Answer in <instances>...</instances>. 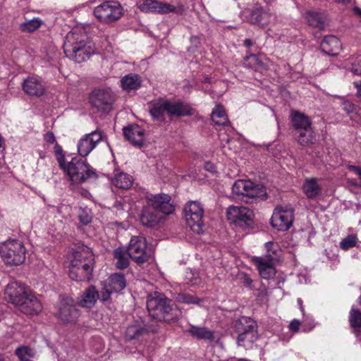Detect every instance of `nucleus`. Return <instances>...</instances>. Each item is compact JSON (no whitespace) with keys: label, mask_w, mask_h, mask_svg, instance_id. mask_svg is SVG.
<instances>
[{"label":"nucleus","mask_w":361,"mask_h":361,"mask_svg":"<svg viewBox=\"0 0 361 361\" xmlns=\"http://www.w3.org/2000/svg\"><path fill=\"white\" fill-rule=\"evenodd\" d=\"M63 49L66 56L77 63L87 60L94 53V44L83 26H76L67 34Z\"/></svg>","instance_id":"1"},{"label":"nucleus","mask_w":361,"mask_h":361,"mask_svg":"<svg viewBox=\"0 0 361 361\" xmlns=\"http://www.w3.org/2000/svg\"><path fill=\"white\" fill-rule=\"evenodd\" d=\"M70 263L69 276L76 281H88L94 267V256L91 250L84 245L71 247L68 255Z\"/></svg>","instance_id":"2"},{"label":"nucleus","mask_w":361,"mask_h":361,"mask_svg":"<svg viewBox=\"0 0 361 361\" xmlns=\"http://www.w3.org/2000/svg\"><path fill=\"white\" fill-rule=\"evenodd\" d=\"M149 112L154 121H162L165 115L170 117L190 116L193 109L187 104L180 102H171L163 97H159L148 103Z\"/></svg>","instance_id":"3"},{"label":"nucleus","mask_w":361,"mask_h":361,"mask_svg":"<svg viewBox=\"0 0 361 361\" xmlns=\"http://www.w3.org/2000/svg\"><path fill=\"white\" fill-rule=\"evenodd\" d=\"M147 307L152 317L159 321H176L181 315L180 310L174 302L161 293L150 294L147 298Z\"/></svg>","instance_id":"4"},{"label":"nucleus","mask_w":361,"mask_h":361,"mask_svg":"<svg viewBox=\"0 0 361 361\" xmlns=\"http://www.w3.org/2000/svg\"><path fill=\"white\" fill-rule=\"evenodd\" d=\"M56 156L59 166L72 181L82 183L89 178L97 177L94 169L86 161L78 157H73L71 161H67L62 152H56Z\"/></svg>","instance_id":"5"},{"label":"nucleus","mask_w":361,"mask_h":361,"mask_svg":"<svg viewBox=\"0 0 361 361\" xmlns=\"http://www.w3.org/2000/svg\"><path fill=\"white\" fill-rule=\"evenodd\" d=\"M290 121L294 130V135L297 141L303 146L314 142L315 137L312 128L310 118L299 111H293Z\"/></svg>","instance_id":"6"},{"label":"nucleus","mask_w":361,"mask_h":361,"mask_svg":"<svg viewBox=\"0 0 361 361\" xmlns=\"http://www.w3.org/2000/svg\"><path fill=\"white\" fill-rule=\"evenodd\" d=\"M26 250L18 240L9 239L0 244V255L8 265L18 266L25 260Z\"/></svg>","instance_id":"7"},{"label":"nucleus","mask_w":361,"mask_h":361,"mask_svg":"<svg viewBox=\"0 0 361 361\" xmlns=\"http://www.w3.org/2000/svg\"><path fill=\"white\" fill-rule=\"evenodd\" d=\"M93 13L100 23L110 24L122 17L123 8L118 1H105L94 8Z\"/></svg>","instance_id":"8"},{"label":"nucleus","mask_w":361,"mask_h":361,"mask_svg":"<svg viewBox=\"0 0 361 361\" xmlns=\"http://www.w3.org/2000/svg\"><path fill=\"white\" fill-rule=\"evenodd\" d=\"M203 214V207L197 201H190L185 206L184 216L186 224L197 233H200L202 230Z\"/></svg>","instance_id":"9"},{"label":"nucleus","mask_w":361,"mask_h":361,"mask_svg":"<svg viewBox=\"0 0 361 361\" xmlns=\"http://www.w3.org/2000/svg\"><path fill=\"white\" fill-rule=\"evenodd\" d=\"M100 290V301L105 302L110 300L114 293H118L126 286V280L122 274H111L106 281L102 283Z\"/></svg>","instance_id":"10"},{"label":"nucleus","mask_w":361,"mask_h":361,"mask_svg":"<svg viewBox=\"0 0 361 361\" xmlns=\"http://www.w3.org/2000/svg\"><path fill=\"white\" fill-rule=\"evenodd\" d=\"M228 220L235 226L243 228L252 226V212L245 207L230 206L226 211Z\"/></svg>","instance_id":"11"},{"label":"nucleus","mask_w":361,"mask_h":361,"mask_svg":"<svg viewBox=\"0 0 361 361\" xmlns=\"http://www.w3.org/2000/svg\"><path fill=\"white\" fill-rule=\"evenodd\" d=\"M127 252L129 257L137 264H143L150 257V250L147 249L145 239L142 236H133Z\"/></svg>","instance_id":"12"},{"label":"nucleus","mask_w":361,"mask_h":361,"mask_svg":"<svg viewBox=\"0 0 361 361\" xmlns=\"http://www.w3.org/2000/svg\"><path fill=\"white\" fill-rule=\"evenodd\" d=\"M232 192L237 196L248 197H263L266 195L264 186L256 185L250 180H238L232 187Z\"/></svg>","instance_id":"13"},{"label":"nucleus","mask_w":361,"mask_h":361,"mask_svg":"<svg viewBox=\"0 0 361 361\" xmlns=\"http://www.w3.org/2000/svg\"><path fill=\"white\" fill-rule=\"evenodd\" d=\"M293 209L289 207H278L271 218V226L279 231H287L292 226Z\"/></svg>","instance_id":"14"},{"label":"nucleus","mask_w":361,"mask_h":361,"mask_svg":"<svg viewBox=\"0 0 361 361\" xmlns=\"http://www.w3.org/2000/svg\"><path fill=\"white\" fill-rule=\"evenodd\" d=\"M56 316L63 323L73 324L78 319L80 314L73 300L69 298H63L59 302Z\"/></svg>","instance_id":"15"},{"label":"nucleus","mask_w":361,"mask_h":361,"mask_svg":"<svg viewBox=\"0 0 361 361\" xmlns=\"http://www.w3.org/2000/svg\"><path fill=\"white\" fill-rule=\"evenodd\" d=\"M31 293V290L27 286L17 281L9 283L5 289L6 299L16 306L22 304Z\"/></svg>","instance_id":"16"},{"label":"nucleus","mask_w":361,"mask_h":361,"mask_svg":"<svg viewBox=\"0 0 361 361\" xmlns=\"http://www.w3.org/2000/svg\"><path fill=\"white\" fill-rule=\"evenodd\" d=\"M146 200L148 205L163 214H169L174 210V207L171 203V197L167 194H147Z\"/></svg>","instance_id":"17"},{"label":"nucleus","mask_w":361,"mask_h":361,"mask_svg":"<svg viewBox=\"0 0 361 361\" xmlns=\"http://www.w3.org/2000/svg\"><path fill=\"white\" fill-rule=\"evenodd\" d=\"M102 135L100 131L95 130L85 135L78 143V151L80 156H87L102 140Z\"/></svg>","instance_id":"18"},{"label":"nucleus","mask_w":361,"mask_h":361,"mask_svg":"<svg viewBox=\"0 0 361 361\" xmlns=\"http://www.w3.org/2000/svg\"><path fill=\"white\" fill-rule=\"evenodd\" d=\"M90 102L94 107L99 111H109L114 102L111 94L102 90H97L92 92L90 97Z\"/></svg>","instance_id":"19"},{"label":"nucleus","mask_w":361,"mask_h":361,"mask_svg":"<svg viewBox=\"0 0 361 361\" xmlns=\"http://www.w3.org/2000/svg\"><path fill=\"white\" fill-rule=\"evenodd\" d=\"M22 89L26 94L36 97L42 96L46 91L42 78L37 75L25 78L22 83Z\"/></svg>","instance_id":"20"},{"label":"nucleus","mask_w":361,"mask_h":361,"mask_svg":"<svg viewBox=\"0 0 361 361\" xmlns=\"http://www.w3.org/2000/svg\"><path fill=\"white\" fill-rule=\"evenodd\" d=\"M18 307L20 312L27 315L38 314L42 310L41 302L32 293L29 295L25 301Z\"/></svg>","instance_id":"21"},{"label":"nucleus","mask_w":361,"mask_h":361,"mask_svg":"<svg viewBox=\"0 0 361 361\" xmlns=\"http://www.w3.org/2000/svg\"><path fill=\"white\" fill-rule=\"evenodd\" d=\"M253 262L263 279H270L275 275L274 262L267 260L262 257H255L253 258Z\"/></svg>","instance_id":"22"},{"label":"nucleus","mask_w":361,"mask_h":361,"mask_svg":"<svg viewBox=\"0 0 361 361\" xmlns=\"http://www.w3.org/2000/svg\"><path fill=\"white\" fill-rule=\"evenodd\" d=\"M302 192L308 199L314 200L322 193V185L315 178H306L302 186Z\"/></svg>","instance_id":"23"},{"label":"nucleus","mask_w":361,"mask_h":361,"mask_svg":"<svg viewBox=\"0 0 361 361\" xmlns=\"http://www.w3.org/2000/svg\"><path fill=\"white\" fill-rule=\"evenodd\" d=\"M98 299L100 300V291L94 286H90L81 295L79 305L84 308L90 309L94 306Z\"/></svg>","instance_id":"24"},{"label":"nucleus","mask_w":361,"mask_h":361,"mask_svg":"<svg viewBox=\"0 0 361 361\" xmlns=\"http://www.w3.org/2000/svg\"><path fill=\"white\" fill-rule=\"evenodd\" d=\"M126 138L135 145H141L144 141V130L138 125H133L123 128Z\"/></svg>","instance_id":"25"},{"label":"nucleus","mask_w":361,"mask_h":361,"mask_svg":"<svg viewBox=\"0 0 361 361\" xmlns=\"http://www.w3.org/2000/svg\"><path fill=\"white\" fill-rule=\"evenodd\" d=\"M270 20L269 13L264 11L262 6L254 7L248 16V20L251 24L264 26L267 25Z\"/></svg>","instance_id":"26"},{"label":"nucleus","mask_w":361,"mask_h":361,"mask_svg":"<svg viewBox=\"0 0 361 361\" xmlns=\"http://www.w3.org/2000/svg\"><path fill=\"white\" fill-rule=\"evenodd\" d=\"M341 48V43L338 38L329 35L324 37L321 43V49L329 55H336Z\"/></svg>","instance_id":"27"},{"label":"nucleus","mask_w":361,"mask_h":361,"mask_svg":"<svg viewBox=\"0 0 361 361\" xmlns=\"http://www.w3.org/2000/svg\"><path fill=\"white\" fill-rule=\"evenodd\" d=\"M235 328L238 334H246L257 332V325L256 322L247 317H240L235 324Z\"/></svg>","instance_id":"28"},{"label":"nucleus","mask_w":361,"mask_h":361,"mask_svg":"<svg viewBox=\"0 0 361 361\" xmlns=\"http://www.w3.org/2000/svg\"><path fill=\"white\" fill-rule=\"evenodd\" d=\"M133 183V178L129 174L122 172H116L112 179V184L118 188L128 190L131 188Z\"/></svg>","instance_id":"29"},{"label":"nucleus","mask_w":361,"mask_h":361,"mask_svg":"<svg viewBox=\"0 0 361 361\" xmlns=\"http://www.w3.org/2000/svg\"><path fill=\"white\" fill-rule=\"evenodd\" d=\"M140 85L141 78L137 74L130 73L123 76L121 80V87L128 92L137 90Z\"/></svg>","instance_id":"30"},{"label":"nucleus","mask_w":361,"mask_h":361,"mask_svg":"<svg viewBox=\"0 0 361 361\" xmlns=\"http://www.w3.org/2000/svg\"><path fill=\"white\" fill-rule=\"evenodd\" d=\"M188 332L197 339L213 341L214 338V332L206 327L191 326Z\"/></svg>","instance_id":"31"},{"label":"nucleus","mask_w":361,"mask_h":361,"mask_svg":"<svg viewBox=\"0 0 361 361\" xmlns=\"http://www.w3.org/2000/svg\"><path fill=\"white\" fill-rule=\"evenodd\" d=\"M348 320L350 326L354 334L361 332V311L357 309L355 305L351 307L349 312Z\"/></svg>","instance_id":"32"},{"label":"nucleus","mask_w":361,"mask_h":361,"mask_svg":"<svg viewBox=\"0 0 361 361\" xmlns=\"http://www.w3.org/2000/svg\"><path fill=\"white\" fill-rule=\"evenodd\" d=\"M157 212L156 210L145 209L140 216L141 223L147 227H153L157 225L161 219V216L157 214Z\"/></svg>","instance_id":"33"},{"label":"nucleus","mask_w":361,"mask_h":361,"mask_svg":"<svg viewBox=\"0 0 361 361\" xmlns=\"http://www.w3.org/2000/svg\"><path fill=\"white\" fill-rule=\"evenodd\" d=\"M257 332L251 331V333L238 334L237 338L238 345L242 346L245 349L252 347L253 343L257 340Z\"/></svg>","instance_id":"34"},{"label":"nucleus","mask_w":361,"mask_h":361,"mask_svg":"<svg viewBox=\"0 0 361 361\" xmlns=\"http://www.w3.org/2000/svg\"><path fill=\"white\" fill-rule=\"evenodd\" d=\"M212 120L216 125L226 126L229 123L225 109L221 105H216L213 109L212 114Z\"/></svg>","instance_id":"35"},{"label":"nucleus","mask_w":361,"mask_h":361,"mask_svg":"<svg viewBox=\"0 0 361 361\" xmlns=\"http://www.w3.org/2000/svg\"><path fill=\"white\" fill-rule=\"evenodd\" d=\"M305 18L310 26L322 29L324 26V18L320 13L310 11L305 14Z\"/></svg>","instance_id":"36"},{"label":"nucleus","mask_w":361,"mask_h":361,"mask_svg":"<svg viewBox=\"0 0 361 361\" xmlns=\"http://www.w3.org/2000/svg\"><path fill=\"white\" fill-rule=\"evenodd\" d=\"M128 257V253H126L123 248L116 249L114 251V258L116 260V267L121 269H126L129 264Z\"/></svg>","instance_id":"37"},{"label":"nucleus","mask_w":361,"mask_h":361,"mask_svg":"<svg viewBox=\"0 0 361 361\" xmlns=\"http://www.w3.org/2000/svg\"><path fill=\"white\" fill-rule=\"evenodd\" d=\"M16 355L20 361H33L30 358L35 356L36 352L33 348L21 345L16 348Z\"/></svg>","instance_id":"38"},{"label":"nucleus","mask_w":361,"mask_h":361,"mask_svg":"<svg viewBox=\"0 0 361 361\" xmlns=\"http://www.w3.org/2000/svg\"><path fill=\"white\" fill-rule=\"evenodd\" d=\"M267 250L266 255L262 257L267 260L275 262L279 257V252H280L279 247L277 243L269 241L265 243Z\"/></svg>","instance_id":"39"},{"label":"nucleus","mask_w":361,"mask_h":361,"mask_svg":"<svg viewBox=\"0 0 361 361\" xmlns=\"http://www.w3.org/2000/svg\"><path fill=\"white\" fill-rule=\"evenodd\" d=\"M42 24V21L39 18H35L25 21L20 25V28L23 32H32L37 30Z\"/></svg>","instance_id":"40"},{"label":"nucleus","mask_w":361,"mask_h":361,"mask_svg":"<svg viewBox=\"0 0 361 361\" xmlns=\"http://www.w3.org/2000/svg\"><path fill=\"white\" fill-rule=\"evenodd\" d=\"M177 9L173 5L156 0L155 10L154 13L167 14L170 13H176Z\"/></svg>","instance_id":"41"},{"label":"nucleus","mask_w":361,"mask_h":361,"mask_svg":"<svg viewBox=\"0 0 361 361\" xmlns=\"http://www.w3.org/2000/svg\"><path fill=\"white\" fill-rule=\"evenodd\" d=\"M351 72L355 75H361V55L353 56L348 59Z\"/></svg>","instance_id":"42"},{"label":"nucleus","mask_w":361,"mask_h":361,"mask_svg":"<svg viewBox=\"0 0 361 361\" xmlns=\"http://www.w3.org/2000/svg\"><path fill=\"white\" fill-rule=\"evenodd\" d=\"M357 241V238L355 235H349L341 242L340 247L341 249L347 250L355 246Z\"/></svg>","instance_id":"43"},{"label":"nucleus","mask_w":361,"mask_h":361,"mask_svg":"<svg viewBox=\"0 0 361 361\" xmlns=\"http://www.w3.org/2000/svg\"><path fill=\"white\" fill-rule=\"evenodd\" d=\"M156 0H145L137 6L144 13H154Z\"/></svg>","instance_id":"44"},{"label":"nucleus","mask_w":361,"mask_h":361,"mask_svg":"<svg viewBox=\"0 0 361 361\" xmlns=\"http://www.w3.org/2000/svg\"><path fill=\"white\" fill-rule=\"evenodd\" d=\"M177 300L180 302L185 304H198L200 302V299L196 296L186 293L178 294Z\"/></svg>","instance_id":"45"},{"label":"nucleus","mask_w":361,"mask_h":361,"mask_svg":"<svg viewBox=\"0 0 361 361\" xmlns=\"http://www.w3.org/2000/svg\"><path fill=\"white\" fill-rule=\"evenodd\" d=\"M144 329L137 326H130L126 330V336L130 338L133 339L141 334Z\"/></svg>","instance_id":"46"},{"label":"nucleus","mask_w":361,"mask_h":361,"mask_svg":"<svg viewBox=\"0 0 361 361\" xmlns=\"http://www.w3.org/2000/svg\"><path fill=\"white\" fill-rule=\"evenodd\" d=\"M79 219L82 224L87 225L91 222L92 216L86 211L81 210L79 213Z\"/></svg>","instance_id":"47"},{"label":"nucleus","mask_w":361,"mask_h":361,"mask_svg":"<svg viewBox=\"0 0 361 361\" xmlns=\"http://www.w3.org/2000/svg\"><path fill=\"white\" fill-rule=\"evenodd\" d=\"M342 109L348 114L355 111V106L349 101H345L342 103Z\"/></svg>","instance_id":"48"},{"label":"nucleus","mask_w":361,"mask_h":361,"mask_svg":"<svg viewBox=\"0 0 361 361\" xmlns=\"http://www.w3.org/2000/svg\"><path fill=\"white\" fill-rule=\"evenodd\" d=\"M300 322L298 319H293L289 324L290 329L293 332H297L299 330Z\"/></svg>","instance_id":"49"},{"label":"nucleus","mask_w":361,"mask_h":361,"mask_svg":"<svg viewBox=\"0 0 361 361\" xmlns=\"http://www.w3.org/2000/svg\"><path fill=\"white\" fill-rule=\"evenodd\" d=\"M188 275L192 276L191 279H188V283H190L192 285H197L198 283V274L197 273H194L192 271L188 272Z\"/></svg>","instance_id":"50"},{"label":"nucleus","mask_w":361,"mask_h":361,"mask_svg":"<svg viewBox=\"0 0 361 361\" xmlns=\"http://www.w3.org/2000/svg\"><path fill=\"white\" fill-rule=\"evenodd\" d=\"M348 169L358 176L360 179L359 185L361 187V167L350 165L348 166Z\"/></svg>","instance_id":"51"},{"label":"nucleus","mask_w":361,"mask_h":361,"mask_svg":"<svg viewBox=\"0 0 361 361\" xmlns=\"http://www.w3.org/2000/svg\"><path fill=\"white\" fill-rule=\"evenodd\" d=\"M44 140L48 143L53 144L56 142L55 136L52 132H47L44 135Z\"/></svg>","instance_id":"52"},{"label":"nucleus","mask_w":361,"mask_h":361,"mask_svg":"<svg viewBox=\"0 0 361 361\" xmlns=\"http://www.w3.org/2000/svg\"><path fill=\"white\" fill-rule=\"evenodd\" d=\"M204 167H205V169L209 171L213 172V171H215L214 166L212 163H210V162H207L205 164V166Z\"/></svg>","instance_id":"53"},{"label":"nucleus","mask_w":361,"mask_h":361,"mask_svg":"<svg viewBox=\"0 0 361 361\" xmlns=\"http://www.w3.org/2000/svg\"><path fill=\"white\" fill-rule=\"evenodd\" d=\"M355 85L357 90V94L361 98V81L360 82H355Z\"/></svg>","instance_id":"54"},{"label":"nucleus","mask_w":361,"mask_h":361,"mask_svg":"<svg viewBox=\"0 0 361 361\" xmlns=\"http://www.w3.org/2000/svg\"><path fill=\"white\" fill-rule=\"evenodd\" d=\"M252 44H253V42H252V41L251 39H246L244 40V45L246 47H250Z\"/></svg>","instance_id":"55"},{"label":"nucleus","mask_w":361,"mask_h":361,"mask_svg":"<svg viewBox=\"0 0 361 361\" xmlns=\"http://www.w3.org/2000/svg\"><path fill=\"white\" fill-rule=\"evenodd\" d=\"M220 139L222 142H225L228 144L231 142V139L228 137H225L224 135H220Z\"/></svg>","instance_id":"56"},{"label":"nucleus","mask_w":361,"mask_h":361,"mask_svg":"<svg viewBox=\"0 0 361 361\" xmlns=\"http://www.w3.org/2000/svg\"><path fill=\"white\" fill-rule=\"evenodd\" d=\"M244 281L245 283L248 285V286H250L252 283V280L251 279H250L248 276H245V279H244Z\"/></svg>","instance_id":"57"},{"label":"nucleus","mask_w":361,"mask_h":361,"mask_svg":"<svg viewBox=\"0 0 361 361\" xmlns=\"http://www.w3.org/2000/svg\"><path fill=\"white\" fill-rule=\"evenodd\" d=\"M297 302H298V304L300 306V311L303 313L304 312V307L302 306V300L300 298H298Z\"/></svg>","instance_id":"58"},{"label":"nucleus","mask_w":361,"mask_h":361,"mask_svg":"<svg viewBox=\"0 0 361 361\" xmlns=\"http://www.w3.org/2000/svg\"><path fill=\"white\" fill-rule=\"evenodd\" d=\"M355 11L356 12V13H357V15H359L360 16H361V9H360V8H355Z\"/></svg>","instance_id":"59"},{"label":"nucleus","mask_w":361,"mask_h":361,"mask_svg":"<svg viewBox=\"0 0 361 361\" xmlns=\"http://www.w3.org/2000/svg\"><path fill=\"white\" fill-rule=\"evenodd\" d=\"M237 361H250V360L245 359V358H240V359H238Z\"/></svg>","instance_id":"60"},{"label":"nucleus","mask_w":361,"mask_h":361,"mask_svg":"<svg viewBox=\"0 0 361 361\" xmlns=\"http://www.w3.org/2000/svg\"><path fill=\"white\" fill-rule=\"evenodd\" d=\"M339 2L348 3L350 0H338Z\"/></svg>","instance_id":"61"},{"label":"nucleus","mask_w":361,"mask_h":361,"mask_svg":"<svg viewBox=\"0 0 361 361\" xmlns=\"http://www.w3.org/2000/svg\"><path fill=\"white\" fill-rule=\"evenodd\" d=\"M357 302L361 305V295L358 298Z\"/></svg>","instance_id":"62"}]
</instances>
